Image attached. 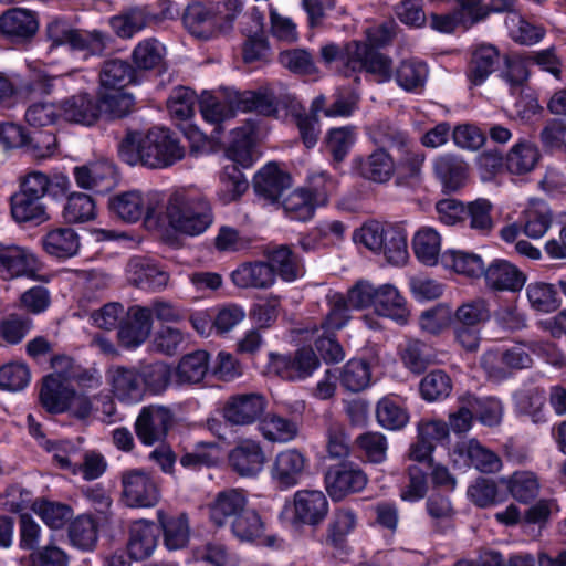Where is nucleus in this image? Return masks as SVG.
<instances>
[{
  "label": "nucleus",
  "mask_w": 566,
  "mask_h": 566,
  "mask_svg": "<svg viewBox=\"0 0 566 566\" xmlns=\"http://www.w3.org/2000/svg\"><path fill=\"white\" fill-rule=\"evenodd\" d=\"M453 325L482 327L491 318V310L482 297L463 302L455 311L452 310Z\"/></svg>",
  "instance_id": "nucleus-59"
},
{
  "label": "nucleus",
  "mask_w": 566,
  "mask_h": 566,
  "mask_svg": "<svg viewBox=\"0 0 566 566\" xmlns=\"http://www.w3.org/2000/svg\"><path fill=\"white\" fill-rule=\"evenodd\" d=\"M159 219L157 229L167 228L184 235L197 237L211 227L214 217L208 200L176 190L168 197L164 195Z\"/></svg>",
  "instance_id": "nucleus-2"
},
{
  "label": "nucleus",
  "mask_w": 566,
  "mask_h": 566,
  "mask_svg": "<svg viewBox=\"0 0 566 566\" xmlns=\"http://www.w3.org/2000/svg\"><path fill=\"white\" fill-rule=\"evenodd\" d=\"M235 107L239 112H255L271 116L277 112L276 91L273 85H264L253 91L233 90Z\"/></svg>",
  "instance_id": "nucleus-34"
},
{
  "label": "nucleus",
  "mask_w": 566,
  "mask_h": 566,
  "mask_svg": "<svg viewBox=\"0 0 566 566\" xmlns=\"http://www.w3.org/2000/svg\"><path fill=\"white\" fill-rule=\"evenodd\" d=\"M525 293L530 307L541 314L553 313L562 304L557 290L547 282H531L527 284Z\"/></svg>",
  "instance_id": "nucleus-50"
},
{
  "label": "nucleus",
  "mask_w": 566,
  "mask_h": 566,
  "mask_svg": "<svg viewBox=\"0 0 566 566\" xmlns=\"http://www.w3.org/2000/svg\"><path fill=\"white\" fill-rule=\"evenodd\" d=\"M99 82L102 91H123L134 82V70L125 61H107L101 71Z\"/></svg>",
  "instance_id": "nucleus-60"
},
{
  "label": "nucleus",
  "mask_w": 566,
  "mask_h": 566,
  "mask_svg": "<svg viewBox=\"0 0 566 566\" xmlns=\"http://www.w3.org/2000/svg\"><path fill=\"white\" fill-rule=\"evenodd\" d=\"M290 184V177L275 163L262 167L254 178L255 190L270 199H276Z\"/></svg>",
  "instance_id": "nucleus-57"
},
{
  "label": "nucleus",
  "mask_w": 566,
  "mask_h": 566,
  "mask_svg": "<svg viewBox=\"0 0 566 566\" xmlns=\"http://www.w3.org/2000/svg\"><path fill=\"white\" fill-rule=\"evenodd\" d=\"M153 323L148 307L140 305L130 306L127 311L126 321L118 329L120 344L129 349L139 347L149 337Z\"/></svg>",
  "instance_id": "nucleus-26"
},
{
  "label": "nucleus",
  "mask_w": 566,
  "mask_h": 566,
  "mask_svg": "<svg viewBox=\"0 0 566 566\" xmlns=\"http://www.w3.org/2000/svg\"><path fill=\"white\" fill-rule=\"evenodd\" d=\"M285 216L295 221H307L313 218L318 205L307 190L300 188L289 193L282 202Z\"/></svg>",
  "instance_id": "nucleus-63"
},
{
  "label": "nucleus",
  "mask_w": 566,
  "mask_h": 566,
  "mask_svg": "<svg viewBox=\"0 0 566 566\" xmlns=\"http://www.w3.org/2000/svg\"><path fill=\"white\" fill-rule=\"evenodd\" d=\"M164 193L156 190L130 189L113 195L108 200L109 211L126 223L144 221L147 228H158Z\"/></svg>",
  "instance_id": "nucleus-6"
},
{
  "label": "nucleus",
  "mask_w": 566,
  "mask_h": 566,
  "mask_svg": "<svg viewBox=\"0 0 566 566\" xmlns=\"http://www.w3.org/2000/svg\"><path fill=\"white\" fill-rule=\"evenodd\" d=\"M441 234L432 227H422L413 234L415 255L424 265L433 266L441 261Z\"/></svg>",
  "instance_id": "nucleus-39"
},
{
  "label": "nucleus",
  "mask_w": 566,
  "mask_h": 566,
  "mask_svg": "<svg viewBox=\"0 0 566 566\" xmlns=\"http://www.w3.org/2000/svg\"><path fill=\"white\" fill-rule=\"evenodd\" d=\"M223 457L224 449L221 443L201 441L196 443L191 451L180 458V464L187 469L199 470L203 467L218 465L223 460Z\"/></svg>",
  "instance_id": "nucleus-47"
},
{
  "label": "nucleus",
  "mask_w": 566,
  "mask_h": 566,
  "mask_svg": "<svg viewBox=\"0 0 566 566\" xmlns=\"http://www.w3.org/2000/svg\"><path fill=\"white\" fill-rule=\"evenodd\" d=\"M197 560L205 562L211 566H240L239 555L219 542H208L193 551Z\"/></svg>",
  "instance_id": "nucleus-64"
},
{
  "label": "nucleus",
  "mask_w": 566,
  "mask_h": 566,
  "mask_svg": "<svg viewBox=\"0 0 566 566\" xmlns=\"http://www.w3.org/2000/svg\"><path fill=\"white\" fill-rule=\"evenodd\" d=\"M449 457L459 468L472 465L484 473L497 472L502 468L500 457L475 439L457 442L449 451Z\"/></svg>",
  "instance_id": "nucleus-16"
},
{
  "label": "nucleus",
  "mask_w": 566,
  "mask_h": 566,
  "mask_svg": "<svg viewBox=\"0 0 566 566\" xmlns=\"http://www.w3.org/2000/svg\"><path fill=\"white\" fill-rule=\"evenodd\" d=\"M41 245L50 256L66 260L80 252L81 238L74 229L60 227L48 231L41 238Z\"/></svg>",
  "instance_id": "nucleus-33"
},
{
  "label": "nucleus",
  "mask_w": 566,
  "mask_h": 566,
  "mask_svg": "<svg viewBox=\"0 0 566 566\" xmlns=\"http://www.w3.org/2000/svg\"><path fill=\"white\" fill-rule=\"evenodd\" d=\"M32 512L51 530H62L74 514L70 505L44 497L34 500Z\"/></svg>",
  "instance_id": "nucleus-51"
},
{
  "label": "nucleus",
  "mask_w": 566,
  "mask_h": 566,
  "mask_svg": "<svg viewBox=\"0 0 566 566\" xmlns=\"http://www.w3.org/2000/svg\"><path fill=\"white\" fill-rule=\"evenodd\" d=\"M46 35L53 46L67 45L71 52L83 60L101 55L106 48V36L103 33L73 29L61 19L52 20L48 24Z\"/></svg>",
  "instance_id": "nucleus-8"
},
{
  "label": "nucleus",
  "mask_w": 566,
  "mask_h": 566,
  "mask_svg": "<svg viewBox=\"0 0 566 566\" xmlns=\"http://www.w3.org/2000/svg\"><path fill=\"white\" fill-rule=\"evenodd\" d=\"M38 30V17L31 10L12 8L0 15V32L12 43L28 42L36 34Z\"/></svg>",
  "instance_id": "nucleus-24"
},
{
  "label": "nucleus",
  "mask_w": 566,
  "mask_h": 566,
  "mask_svg": "<svg viewBox=\"0 0 566 566\" xmlns=\"http://www.w3.org/2000/svg\"><path fill=\"white\" fill-rule=\"evenodd\" d=\"M241 10L239 0H210L208 4L193 2L184 13V23L191 34L209 39L228 32Z\"/></svg>",
  "instance_id": "nucleus-5"
},
{
  "label": "nucleus",
  "mask_w": 566,
  "mask_h": 566,
  "mask_svg": "<svg viewBox=\"0 0 566 566\" xmlns=\"http://www.w3.org/2000/svg\"><path fill=\"white\" fill-rule=\"evenodd\" d=\"M259 133L255 122L248 120L244 126L231 130V140L227 147L228 159L243 168L251 167L258 158L255 144Z\"/></svg>",
  "instance_id": "nucleus-25"
},
{
  "label": "nucleus",
  "mask_w": 566,
  "mask_h": 566,
  "mask_svg": "<svg viewBox=\"0 0 566 566\" xmlns=\"http://www.w3.org/2000/svg\"><path fill=\"white\" fill-rule=\"evenodd\" d=\"M129 283L145 291H159L167 286L169 275L154 261L136 256L126 266Z\"/></svg>",
  "instance_id": "nucleus-27"
},
{
  "label": "nucleus",
  "mask_w": 566,
  "mask_h": 566,
  "mask_svg": "<svg viewBox=\"0 0 566 566\" xmlns=\"http://www.w3.org/2000/svg\"><path fill=\"white\" fill-rule=\"evenodd\" d=\"M319 359L312 348L302 347L293 356L269 354L268 374L284 380H302L311 377L319 367Z\"/></svg>",
  "instance_id": "nucleus-13"
},
{
  "label": "nucleus",
  "mask_w": 566,
  "mask_h": 566,
  "mask_svg": "<svg viewBox=\"0 0 566 566\" xmlns=\"http://www.w3.org/2000/svg\"><path fill=\"white\" fill-rule=\"evenodd\" d=\"M123 499L129 507H153L160 500L156 482L144 471L133 470L123 474Z\"/></svg>",
  "instance_id": "nucleus-17"
},
{
  "label": "nucleus",
  "mask_w": 566,
  "mask_h": 566,
  "mask_svg": "<svg viewBox=\"0 0 566 566\" xmlns=\"http://www.w3.org/2000/svg\"><path fill=\"white\" fill-rule=\"evenodd\" d=\"M209 367V355L197 350L185 355L174 368L176 384H197L203 379Z\"/></svg>",
  "instance_id": "nucleus-52"
},
{
  "label": "nucleus",
  "mask_w": 566,
  "mask_h": 566,
  "mask_svg": "<svg viewBox=\"0 0 566 566\" xmlns=\"http://www.w3.org/2000/svg\"><path fill=\"white\" fill-rule=\"evenodd\" d=\"M199 111L203 120L213 127L212 138L219 139L223 124L239 112L233 98V90L223 93L202 92L198 99Z\"/></svg>",
  "instance_id": "nucleus-15"
},
{
  "label": "nucleus",
  "mask_w": 566,
  "mask_h": 566,
  "mask_svg": "<svg viewBox=\"0 0 566 566\" xmlns=\"http://www.w3.org/2000/svg\"><path fill=\"white\" fill-rule=\"evenodd\" d=\"M266 405V399L261 394H237L226 401L223 417L233 426H249L261 418Z\"/></svg>",
  "instance_id": "nucleus-18"
},
{
  "label": "nucleus",
  "mask_w": 566,
  "mask_h": 566,
  "mask_svg": "<svg viewBox=\"0 0 566 566\" xmlns=\"http://www.w3.org/2000/svg\"><path fill=\"white\" fill-rule=\"evenodd\" d=\"M259 430L263 438L271 442L286 443L297 434L296 424L279 415L271 413L259 422Z\"/></svg>",
  "instance_id": "nucleus-62"
},
{
  "label": "nucleus",
  "mask_w": 566,
  "mask_h": 566,
  "mask_svg": "<svg viewBox=\"0 0 566 566\" xmlns=\"http://www.w3.org/2000/svg\"><path fill=\"white\" fill-rule=\"evenodd\" d=\"M347 229L348 227L339 220H319L298 242L305 252L317 251L343 241Z\"/></svg>",
  "instance_id": "nucleus-29"
},
{
  "label": "nucleus",
  "mask_w": 566,
  "mask_h": 566,
  "mask_svg": "<svg viewBox=\"0 0 566 566\" xmlns=\"http://www.w3.org/2000/svg\"><path fill=\"white\" fill-rule=\"evenodd\" d=\"M357 140L355 126L331 128L326 133L325 147L334 163H342Z\"/></svg>",
  "instance_id": "nucleus-61"
},
{
  "label": "nucleus",
  "mask_w": 566,
  "mask_h": 566,
  "mask_svg": "<svg viewBox=\"0 0 566 566\" xmlns=\"http://www.w3.org/2000/svg\"><path fill=\"white\" fill-rule=\"evenodd\" d=\"M486 285L496 291L518 292L526 283L527 276L507 260L495 259L483 272Z\"/></svg>",
  "instance_id": "nucleus-28"
},
{
  "label": "nucleus",
  "mask_w": 566,
  "mask_h": 566,
  "mask_svg": "<svg viewBox=\"0 0 566 566\" xmlns=\"http://www.w3.org/2000/svg\"><path fill=\"white\" fill-rule=\"evenodd\" d=\"M353 239L392 265H403L409 258L407 232L402 227L369 220L355 230Z\"/></svg>",
  "instance_id": "nucleus-4"
},
{
  "label": "nucleus",
  "mask_w": 566,
  "mask_h": 566,
  "mask_svg": "<svg viewBox=\"0 0 566 566\" xmlns=\"http://www.w3.org/2000/svg\"><path fill=\"white\" fill-rule=\"evenodd\" d=\"M510 495L520 503L533 501L539 493L541 484L535 473L516 471L509 476L500 478Z\"/></svg>",
  "instance_id": "nucleus-44"
},
{
  "label": "nucleus",
  "mask_w": 566,
  "mask_h": 566,
  "mask_svg": "<svg viewBox=\"0 0 566 566\" xmlns=\"http://www.w3.org/2000/svg\"><path fill=\"white\" fill-rule=\"evenodd\" d=\"M69 539L75 548L92 552L98 542V526L88 514L76 516L69 525Z\"/></svg>",
  "instance_id": "nucleus-45"
},
{
  "label": "nucleus",
  "mask_w": 566,
  "mask_h": 566,
  "mask_svg": "<svg viewBox=\"0 0 566 566\" xmlns=\"http://www.w3.org/2000/svg\"><path fill=\"white\" fill-rule=\"evenodd\" d=\"M376 418L379 426L387 430H399L409 421V413L401 397L387 395L376 405Z\"/></svg>",
  "instance_id": "nucleus-40"
},
{
  "label": "nucleus",
  "mask_w": 566,
  "mask_h": 566,
  "mask_svg": "<svg viewBox=\"0 0 566 566\" xmlns=\"http://www.w3.org/2000/svg\"><path fill=\"white\" fill-rule=\"evenodd\" d=\"M329 512L326 495L319 490H298L286 497L279 514L281 523L289 527H317Z\"/></svg>",
  "instance_id": "nucleus-7"
},
{
  "label": "nucleus",
  "mask_w": 566,
  "mask_h": 566,
  "mask_svg": "<svg viewBox=\"0 0 566 566\" xmlns=\"http://www.w3.org/2000/svg\"><path fill=\"white\" fill-rule=\"evenodd\" d=\"M343 59L352 74L365 71L379 83L391 78V60L364 42H348Z\"/></svg>",
  "instance_id": "nucleus-11"
},
{
  "label": "nucleus",
  "mask_w": 566,
  "mask_h": 566,
  "mask_svg": "<svg viewBox=\"0 0 566 566\" xmlns=\"http://www.w3.org/2000/svg\"><path fill=\"white\" fill-rule=\"evenodd\" d=\"M108 381L114 396L125 403L143 400L145 390L143 379L134 368L114 367L108 371Z\"/></svg>",
  "instance_id": "nucleus-32"
},
{
  "label": "nucleus",
  "mask_w": 566,
  "mask_h": 566,
  "mask_svg": "<svg viewBox=\"0 0 566 566\" xmlns=\"http://www.w3.org/2000/svg\"><path fill=\"white\" fill-rule=\"evenodd\" d=\"M373 142L376 145H388L400 151V158L396 165L398 170L397 182L401 184L403 177L417 179L420 175L421 167L424 161V155L415 148L408 134L399 129H389L382 135H373Z\"/></svg>",
  "instance_id": "nucleus-12"
},
{
  "label": "nucleus",
  "mask_w": 566,
  "mask_h": 566,
  "mask_svg": "<svg viewBox=\"0 0 566 566\" xmlns=\"http://www.w3.org/2000/svg\"><path fill=\"white\" fill-rule=\"evenodd\" d=\"M249 182L237 165H226L219 175L218 197L223 203L238 200L248 189Z\"/></svg>",
  "instance_id": "nucleus-56"
},
{
  "label": "nucleus",
  "mask_w": 566,
  "mask_h": 566,
  "mask_svg": "<svg viewBox=\"0 0 566 566\" xmlns=\"http://www.w3.org/2000/svg\"><path fill=\"white\" fill-rule=\"evenodd\" d=\"M306 470V458L296 449L280 451L272 463L270 474L280 490H287L301 483Z\"/></svg>",
  "instance_id": "nucleus-19"
},
{
  "label": "nucleus",
  "mask_w": 566,
  "mask_h": 566,
  "mask_svg": "<svg viewBox=\"0 0 566 566\" xmlns=\"http://www.w3.org/2000/svg\"><path fill=\"white\" fill-rule=\"evenodd\" d=\"M441 264L447 270L468 277H480L484 272L482 258L463 250H447L441 254Z\"/></svg>",
  "instance_id": "nucleus-42"
},
{
  "label": "nucleus",
  "mask_w": 566,
  "mask_h": 566,
  "mask_svg": "<svg viewBox=\"0 0 566 566\" xmlns=\"http://www.w3.org/2000/svg\"><path fill=\"white\" fill-rule=\"evenodd\" d=\"M158 522L163 531L164 546L168 551L185 548L190 539L189 518L185 513L167 516L163 511H157Z\"/></svg>",
  "instance_id": "nucleus-36"
},
{
  "label": "nucleus",
  "mask_w": 566,
  "mask_h": 566,
  "mask_svg": "<svg viewBox=\"0 0 566 566\" xmlns=\"http://www.w3.org/2000/svg\"><path fill=\"white\" fill-rule=\"evenodd\" d=\"M358 524V513L354 509L347 505L336 507L327 527L328 542L335 547H340L346 538L355 532Z\"/></svg>",
  "instance_id": "nucleus-41"
},
{
  "label": "nucleus",
  "mask_w": 566,
  "mask_h": 566,
  "mask_svg": "<svg viewBox=\"0 0 566 566\" xmlns=\"http://www.w3.org/2000/svg\"><path fill=\"white\" fill-rule=\"evenodd\" d=\"M434 174L442 184L443 190L453 192L464 186L468 168L463 160L452 155H442L433 161Z\"/></svg>",
  "instance_id": "nucleus-37"
},
{
  "label": "nucleus",
  "mask_w": 566,
  "mask_h": 566,
  "mask_svg": "<svg viewBox=\"0 0 566 566\" xmlns=\"http://www.w3.org/2000/svg\"><path fill=\"white\" fill-rule=\"evenodd\" d=\"M42 199L18 191L11 197V214L19 222L42 223L49 219Z\"/></svg>",
  "instance_id": "nucleus-53"
},
{
  "label": "nucleus",
  "mask_w": 566,
  "mask_h": 566,
  "mask_svg": "<svg viewBox=\"0 0 566 566\" xmlns=\"http://www.w3.org/2000/svg\"><path fill=\"white\" fill-rule=\"evenodd\" d=\"M541 158L539 149L528 140L517 142L505 157V167L513 175L531 172Z\"/></svg>",
  "instance_id": "nucleus-43"
},
{
  "label": "nucleus",
  "mask_w": 566,
  "mask_h": 566,
  "mask_svg": "<svg viewBox=\"0 0 566 566\" xmlns=\"http://www.w3.org/2000/svg\"><path fill=\"white\" fill-rule=\"evenodd\" d=\"M233 535L241 542L249 543H266L271 545L268 539H263L264 523L259 513L253 509H247L240 516L231 523Z\"/></svg>",
  "instance_id": "nucleus-58"
},
{
  "label": "nucleus",
  "mask_w": 566,
  "mask_h": 566,
  "mask_svg": "<svg viewBox=\"0 0 566 566\" xmlns=\"http://www.w3.org/2000/svg\"><path fill=\"white\" fill-rule=\"evenodd\" d=\"M367 482L366 473L350 462L331 465L325 473V489L333 502L363 491Z\"/></svg>",
  "instance_id": "nucleus-14"
},
{
  "label": "nucleus",
  "mask_w": 566,
  "mask_h": 566,
  "mask_svg": "<svg viewBox=\"0 0 566 566\" xmlns=\"http://www.w3.org/2000/svg\"><path fill=\"white\" fill-rule=\"evenodd\" d=\"M158 543V530L154 522L138 520L132 523L128 532L127 553L136 562L149 558Z\"/></svg>",
  "instance_id": "nucleus-31"
},
{
  "label": "nucleus",
  "mask_w": 566,
  "mask_h": 566,
  "mask_svg": "<svg viewBox=\"0 0 566 566\" xmlns=\"http://www.w3.org/2000/svg\"><path fill=\"white\" fill-rule=\"evenodd\" d=\"M429 70L424 62L416 59L405 60L396 70L395 78L399 87L409 93L422 92Z\"/></svg>",
  "instance_id": "nucleus-54"
},
{
  "label": "nucleus",
  "mask_w": 566,
  "mask_h": 566,
  "mask_svg": "<svg viewBox=\"0 0 566 566\" xmlns=\"http://www.w3.org/2000/svg\"><path fill=\"white\" fill-rule=\"evenodd\" d=\"M38 87L45 94L57 88L76 94L59 103L61 120L90 126L98 118V107L93 98L85 92L88 80L78 71L59 76L43 75L36 82Z\"/></svg>",
  "instance_id": "nucleus-3"
},
{
  "label": "nucleus",
  "mask_w": 566,
  "mask_h": 566,
  "mask_svg": "<svg viewBox=\"0 0 566 566\" xmlns=\"http://www.w3.org/2000/svg\"><path fill=\"white\" fill-rule=\"evenodd\" d=\"M248 505V495L240 489H228L219 492L209 504V516L213 524L224 525L240 516Z\"/></svg>",
  "instance_id": "nucleus-30"
},
{
  "label": "nucleus",
  "mask_w": 566,
  "mask_h": 566,
  "mask_svg": "<svg viewBox=\"0 0 566 566\" xmlns=\"http://www.w3.org/2000/svg\"><path fill=\"white\" fill-rule=\"evenodd\" d=\"M269 264L274 273L285 282H293L304 275L301 259L286 245H281L268 254Z\"/></svg>",
  "instance_id": "nucleus-48"
},
{
  "label": "nucleus",
  "mask_w": 566,
  "mask_h": 566,
  "mask_svg": "<svg viewBox=\"0 0 566 566\" xmlns=\"http://www.w3.org/2000/svg\"><path fill=\"white\" fill-rule=\"evenodd\" d=\"M231 469L242 478H256L264 468L266 457L261 443L242 439L228 454Z\"/></svg>",
  "instance_id": "nucleus-20"
},
{
  "label": "nucleus",
  "mask_w": 566,
  "mask_h": 566,
  "mask_svg": "<svg viewBox=\"0 0 566 566\" xmlns=\"http://www.w3.org/2000/svg\"><path fill=\"white\" fill-rule=\"evenodd\" d=\"M118 155L130 166L166 168L184 155V148L174 134L164 127H154L146 133L129 132L118 146Z\"/></svg>",
  "instance_id": "nucleus-1"
},
{
  "label": "nucleus",
  "mask_w": 566,
  "mask_h": 566,
  "mask_svg": "<svg viewBox=\"0 0 566 566\" xmlns=\"http://www.w3.org/2000/svg\"><path fill=\"white\" fill-rule=\"evenodd\" d=\"M42 268V261L29 248L0 242V276L3 280L24 277L48 282L49 279L40 274Z\"/></svg>",
  "instance_id": "nucleus-9"
},
{
  "label": "nucleus",
  "mask_w": 566,
  "mask_h": 566,
  "mask_svg": "<svg viewBox=\"0 0 566 566\" xmlns=\"http://www.w3.org/2000/svg\"><path fill=\"white\" fill-rule=\"evenodd\" d=\"M73 176L80 188L91 190L96 193H104L114 187L116 169L111 161L99 159L82 166H76L73 169Z\"/></svg>",
  "instance_id": "nucleus-23"
},
{
  "label": "nucleus",
  "mask_w": 566,
  "mask_h": 566,
  "mask_svg": "<svg viewBox=\"0 0 566 566\" xmlns=\"http://www.w3.org/2000/svg\"><path fill=\"white\" fill-rule=\"evenodd\" d=\"M172 422L170 411L161 406L144 407L135 422L138 439L146 446L161 441Z\"/></svg>",
  "instance_id": "nucleus-22"
},
{
  "label": "nucleus",
  "mask_w": 566,
  "mask_h": 566,
  "mask_svg": "<svg viewBox=\"0 0 566 566\" xmlns=\"http://www.w3.org/2000/svg\"><path fill=\"white\" fill-rule=\"evenodd\" d=\"M552 226V211L548 205L539 199H531L523 211V233L534 240L543 238Z\"/></svg>",
  "instance_id": "nucleus-38"
},
{
  "label": "nucleus",
  "mask_w": 566,
  "mask_h": 566,
  "mask_svg": "<svg viewBox=\"0 0 566 566\" xmlns=\"http://www.w3.org/2000/svg\"><path fill=\"white\" fill-rule=\"evenodd\" d=\"M231 280L240 289H269L275 281L276 275L269 263L256 261L247 262L238 266L231 273Z\"/></svg>",
  "instance_id": "nucleus-35"
},
{
  "label": "nucleus",
  "mask_w": 566,
  "mask_h": 566,
  "mask_svg": "<svg viewBox=\"0 0 566 566\" xmlns=\"http://www.w3.org/2000/svg\"><path fill=\"white\" fill-rule=\"evenodd\" d=\"M499 51L490 44L479 45L472 55L468 77L473 85H481L499 63Z\"/></svg>",
  "instance_id": "nucleus-55"
},
{
  "label": "nucleus",
  "mask_w": 566,
  "mask_h": 566,
  "mask_svg": "<svg viewBox=\"0 0 566 566\" xmlns=\"http://www.w3.org/2000/svg\"><path fill=\"white\" fill-rule=\"evenodd\" d=\"M385 146L379 145L369 155L353 159V168L361 178L375 184H387L391 180L396 172V163Z\"/></svg>",
  "instance_id": "nucleus-21"
},
{
  "label": "nucleus",
  "mask_w": 566,
  "mask_h": 566,
  "mask_svg": "<svg viewBox=\"0 0 566 566\" xmlns=\"http://www.w3.org/2000/svg\"><path fill=\"white\" fill-rule=\"evenodd\" d=\"M62 217L70 224L93 221L97 217L96 202L90 195L72 192L66 197Z\"/></svg>",
  "instance_id": "nucleus-49"
},
{
  "label": "nucleus",
  "mask_w": 566,
  "mask_h": 566,
  "mask_svg": "<svg viewBox=\"0 0 566 566\" xmlns=\"http://www.w3.org/2000/svg\"><path fill=\"white\" fill-rule=\"evenodd\" d=\"M373 308L377 316H363V323L369 329L377 331L381 328L379 317L389 318L400 326L408 324L410 311L407 300L399 290L390 283L377 286Z\"/></svg>",
  "instance_id": "nucleus-10"
},
{
  "label": "nucleus",
  "mask_w": 566,
  "mask_h": 566,
  "mask_svg": "<svg viewBox=\"0 0 566 566\" xmlns=\"http://www.w3.org/2000/svg\"><path fill=\"white\" fill-rule=\"evenodd\" d=\"M72 389L67 382L60 381L55 376H45L40 390V402L51 413L64 412Z\"/></svg>",
  "instance_id": "nucleus-46"
}]
</instances>
